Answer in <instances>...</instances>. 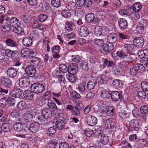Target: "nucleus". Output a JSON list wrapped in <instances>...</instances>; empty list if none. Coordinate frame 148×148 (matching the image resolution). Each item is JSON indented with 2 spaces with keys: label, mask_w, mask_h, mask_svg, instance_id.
Returning <instances> with one entry per match:
<instances>
[{
  "label": "nucleus",
  "mask_w": 148,
  "mask_h": 148,
  "mask_svg": "<svg viewBox=\"0 0 148 148\" xmlns=\"http://www.w3.org/2000/svg\"><path fill=\"white\" fill-rule=\"evenodd\" d=\"M116 54L120 58L125 60L130 63L132 62L134 60V56L131 53H123V52L118 51Z\"/></svg>",
  "instance_id": "f257e3e1"
},
{
  "label": "nucleus",
  "mask_w": 148,
  "mask_h": 148,
  "mask_svg": "<svg viewBox=\"0 0 148 148\" xmlns=\"http://www.w3.org/2000/svg\"><path fill=\"white\" fill-rule=\"evenodd\" d=\"M45 85L38 83H34L31 86V90L34 92L39 94L43 92L45 89Z\"/></svg>",
  "instance_id": "f03ea898"
},
{
  "label": "nucleus",
  "mask_w": 148,
  "mask_h": 148,
  "mask_svg": "<svg viewBox=\"0 0 148 148\" xmlns=\"http://www.w3.org/2000/svg\"><path fill=\"white\" fill-rule=\"evenodd\" d=\"M102 8L104 9L105 13L111 15L114 12V9L112 6L110 2L108 1H104L102 5Z\"/></svg>",
  "instance_id": "7ed1b4c3"
},
{
  "label": "nucleus",
  "mask_w": 148,
  "mask_h": 148,
  "mask_svg": "<svg viewBox=\"0 0 148 148\" xmlns=\"http://www.w3.org/2000/svg\"><path fill=\"white\" fill-rule=\"evenodd\" d=\"M30 82L29 79L27 77L22 76L19 80V85L21 88L25 89L29 86Z\"/></svg>",
  "instance_id": "20e7f679"
},
{
  "label": "nucleus",
  "mask_w": 148,
  "mask_h": 148,
  "mask_svg": "<svg viewBox=\"0 0 148 148\" xmlns=\"http://www.w3.org/2000/svg\"><path fill=\"white\" fill-rule=\"evenodd\" d=\"M25 70L27 75L30 77L34 76L36 73V68L33 66H27L25 68Z\"/></svg>",
  "instance_id": "39448f33"
},
{
  "label": "nucleus",
  "mask_w": 148,
  "mask_h": 148,
  "mask_svg": "<svg viewBox=\"0 0 148 148\" xmlns=\"http://www.w3.org/2000/svg\"><path fill=\"white\" fill-rule=\"evenodd\" d=\"M118 36L114 32L109 33L107 37L108 42L112 44L116 42L117 40Z\"/></svg>",
  "instance_id": "423d86ee"
},
{
  "label": "nucleus",
  "mask_w": 148,
  "mask_h": 148,
  "mask_svg": "<svg viewBox=\"0 0 148 148\" xmlns=\"http://www.w3.org/2000/svg\"><path fill=\"white\" fill-rule=\"evenodd\" d=\"M99 92H100V96L103 98L108 99L110 96V94L107 89L105 87H100L99 88Z\"/></svg>",
  "instance_id": "0eeeda50"
},
{
  "label": "nucleus",
  "mask_w": 148,
  "mask_h": 148,
  "mask_svg": "<svg viewBox=\"0 0 148 148\" xmlns=\"http://www.w3.org/2000/svg\"><path fill=\"white\" fill-rule=\"evenodd\" d=\"M146 23L145 21H142L138 24L136 27V31L137 33H142L143 32L146 26Z\"/></svg>",
  "instance_id": "6e6552de"
},
{
  "label": "nucleus",
  "mask_w": 148,
  "mask_h": 148,
  "mask_svg": "<svg viewBox=\"0 0 148 148\" xmlns=\"http://www.w3.org/2000/svg\"><path fill=\"white\" fill-rule=\"evenodd\" d=\"M134 44L137 48L142 47L144 44V40L141 37H138L135 38L134 40Z\"/></svg>",
  "instance_id": "1a4fd4ad"
},
{
  "label": "nucleus",
  "mask_w": 148,
  "mask_h": 148,
  "mask_svg": "<svg viewBox=\"0 0 148 148\" xmlns=\"http://www.w3.org/2000/svg\"><path fill=\"white\" fill-rule=\"evenodd\" d=\"M112 47L109 46L108 44H105L100 49V51L104 55H107L112 50Z\"/></svg>",
  "instance_id": "9d476101"
},
{
  "label": "nucleus",
  "mask_w": 148,
  "mask_h": 148,
  "mask_svg": "<svg viewBox=\"0 0 148 148\" xmlns=\"http://www.w3.org/2000/svg\"><path fill=\"white\" fill-rule=\"evenodd\" d=\"M95 15L92 13L87 14L85 16L86 21L88 23H95L97 22V19L95 18Z\"/></svg>",
  "instance_id": "9b49d317"
},
{
  "label": "nucleus",
  "mask_w": 148,
  "mask_h": 148,
  "mask_svg": "<svg viewBox=\"0 0 148 148\" xmlns=\"http://www.w3.org/2000/svg\"><path fill=\"white\" fill-rule=\"evenodd\" d=\"M94 33L97 36H100L101 35H106L107 34V31L106 29L103 30L102 27L100 26H96L94 29Z\"/></svg>",
  "instance_id": "f8f14e48"
},
{
  "label": "nucleus",
  "mask_w": 148,
  "mask_h": 148,
  "mask_svg": "<svg viewBox=\"0 0 148 148\" xmlns=\"http://www.w3.org/2000/svg\"><path fill=\"white\" fill-rule=\"evenodd\" d=\"M87 123L90 126H94L97 122V119L96 117L93 116H89L86 117Z\"/></svg>",
  "instance_id": "ddd939ff"
},
{
  "label": "nucleus",
  "mask_w": 148,
  "mask_h": 148,
  "mask_svg": "<svg viewBox=\"0 0 148 148\" xmlns=\"http://www.w3.org/2000/svg\"><path fill=\"white\" fill-rule=\"evenodd\" d=\"M51 50L53 53V56L54 58H58L60 57L59 53L60 52V47L59 45L52 47Z\"/></svg>",
  "instance_id": "4468645a"
},
{
  "label": "nucleus",
  "mask_w": 148,
  "mask_h": 148,
  "mask_svg": "<svg viewBox=\"0 0 148 148\" xmlns=\"http://www.w3.org/2000/svg\"><path fill=\"white\" fill-rule=\"evenodd\" d=\"M2 86L8 88H10L12 86V82L8 78L5 77L1 79Z\"/></svg>",
  "instance_id": "2eb2a0df"
},
{
  "label": "nucleus",
  "mask_w": 148,
  "mask_h": 148,
  "mask_svg": "<svg viewBox=\"0 0 148 148\" xmlns=\"http://www.w3.org/2000/svg\"><path fill=\"white\" fill-rule=\"evenodd\" d=\"M78 67L75 63H72L69 66L68 73L71 74H75L77 72Z\"/></svg>",
  "instance_id": "dca6fc26"
},
{
  "label": "nucleus",
  "mask_w": 148,
  "mask_h": 148,
  "mask_svg": "<svg viewBox=\"0 0 148 148\" xmlns=\"http://www.w3.org/2000/svg\"><path fill=\"white\" fill-rule=\"evenodd\" d=\"M89 33V31L87 27L82 26L81 27L79 35L80 36L84 37L88 36Z\"/></svg>",
  "instance_id": "f3484780"
},
{
  "label": "nucleus",
  "mask_w": 148,
  "mask_h": 148,
  "mask_svg": "<svg viewBox=\"0 0 148 148\" xmlns=\"http://www.w3.org/2000/svg\"><path fill=\"white\" fill-rule=\"evenodd\" d=\"M139 123L136 119H134L130 121L129 126L132 130L137 131L139 130Z\"/></svg>",
  "instance_id": "a211bd4d"
},
{
  "label": "nucleus",
  "mask_w": 148,
  "mask_h": 148,
  "mask_svg": "<svg viewBox=\"0 0 148 148\" xmlns=\"http://www.w3.org/2000/svg\"><path fill=\"white\" fill-rule=\"evenodd\" d=\"M8 19L10 21V25L14 28L15 27L18 26L20 25L21 23L19 20L16 17H9L8 18Z\"/></svg>",
  "instance_id": "6ab92c4d"
},
{
  "label": "nucleus",
  "mask_w": 148,
  "mask_h": 148,
  "mask_svg": "<svg viewBox=\"0 0 148 148\" xmlns=\"http://www.w3.org/2000/svg\"><path fill=\"white\" fill-rule=\"evenodd\" d=\"M40 128L39 123L37 122L32 123L30 124L28 129L33 133H35L39 130Z\"/></svg>",
  "instance_id": "aec40b11"
},
{
  "label": "nucleus",
  "mask_w": 148,
  "mask_h": 148,
  "mask_svg": "<svg viewBox=\"0 0 148 148\" xmlns=\"http://www.w3.org/2000/svg\"><path fill=\"white\" fill-rule=\"evenodd\" d=\"M29 61L30 64L33 66H38L40 63V58L34 56L31 57Z\"/></svg>",
  "instance_id": "412c9836"
},
{
  "label": "nucleus",
  "mask_w": 148,
  "mask_h": 148,
  "mask_svg": "<svg viewBox=\"0 0 148 148\" xmlns=\"http://www.w3.org/2000/svg\"><path fill=\"white\" fill-rule=\"evenodd\" d=\"M118 23L121 29H125L127 27V21L123 18H119L118 20Z\"/></svg>",
  "instance_id": "4be33fe9"
},
{
  "label": "nucleus",
  "mask_w": 148,
  "mask_h": 148,
  "mask_svg": "<svg viewBox=\"0 0 148 148\" xmlns=\"http://www.w3.org/2000/svg\"><path fill=\"white\" fill-rule=\"evenodd\" d=\"M66 7L69 10L74 11L76 9L77 6L76 3L72 1H70L66 4Z\"/></svg>",
  "instance_id": "5701e85b"
},
{
  "label": "nucleus",
  "mask_w": 148,
  "mask_h": 148,
  "mask_svg": "<svg viewBox=\"0 0 148 148\" xmlns=\"http://www.w3.org/2000/svg\"><path fill=\"white\" fill-rule=\"evenodd\" d=\"M23 91L19 88H15L11 92V95L15 97H19L22 95Z\"/></svg>",
  "instance_id": "b1692460"
},
{
  "label": "nucleus",
  "mask_w": 148,
  "mask_h": 148,
  "mask_svg": "<svg viewBox=\"0 0 148 148\" xmlns=\"http://www.w3.org/2000/svg\"><path fill=\"white\" fill-rule=\"evenodd\" d=\"M111 99L114 101H118L121 97V95L117 91H112L111 93Z\"/></svg>",
  "instance_id": "393cba45"
},
{
  "label": "nucleus",
  "mask_w": 148,
  "mask_h": 148,
  "mask_svg": "<svg viewBox=\"0 0 148 148\" xmlns=\"http://www.w3.org/2000/svg\"><path fill=\"white\" fill-rule=\"evenodd\" d=\"M33 116L31 113L26 112L25 113L23 116V120L26 123L30 122L33 119Z\"/></svg>",
  "instance_id": "a878e982"
},
{
  "label": "nucleus",
  "mask_w": 148,
  "mask_h": 148,
  "mask_svg": "<svg viewBox=\"0 0 148 148\" xmlns=\"http://www.w3.org/2000/svg\"><path fill=\"white\" fill-rule=\"evenodd\" d=\"M42 114L43 117L47 119L51 117L52 116L51 111L48 108L43 109L42 111Z\"/></svg>",
  "instance_id": "bb28decb"
},
{
  "label": "nucleus",
  "mask_w": 148,
  "mask_h": 148,
  "mask_svg": "<svg viewBox=\"0 0 148 148\" xmlns=\"http://www.w3.org/2000/svg\"><path fill=\"white\" fill-rule=\"evenodd\" d=\"M97 83V82L96 79L94 78L90 79L86 85L88 89L90 90L93 89Z\"/></svg>",
  "instance_id": "cd10ccee"
},
{
  "label": "nucleus",
  "mask_w": 148,
  "mask_h": 148,
  "mask_svg": "<svg viewBox=\"0 0 148 148\" xmlns=\"http://www.w3.org/2000/svg\"><path fill=\"white\" fill-rule=\"evenodd\" d=\"M7 74L8 76L11 78L16 77L17 75L16 71L14 68L11 67L8 69L7 71Z\"/></svg>",
  "instance_id": "c85d7f7f"
},
{
  "label": "nucleus",
  "mask_w": 148,
  "mask_h": 148,
  "mask_svg": "<svg viewBox=\"0 0 148 148\" xmlns=\"http://www.w3.org/2000/svg\"><path fill=\"white\" fill-rule=\"evenodd\" d=\"M23 44L26 47L31 46L32 43V40L30 37H27L24 38L22 40Z\"/></svg>",
  "instance_id": "c756f323"
},
{
  "label": "nucleus",
  "mask_w": 148,
  "mask_h": 148,
  "mask_svg": "<svg viewBox=\"0 0 148 148\" xmlns=\"http://www.w3.org/2000/svg\"><path fill=\"white\" fill-rule=\"evenodd\" d=\"M65 123V122L63 120L58 119L56 121V127L58 130L62 129L64 127Z\"/></svg>",
  "instance_id": "7c9ffc66"
},
{
  "label": "nucleus",
  "mask_w": 148,
  "mask_h": 148,
  "mask_svg": "<svg viewBox=\"0 0 148 148\" xmlns=\"http://www.w3.org/2000/svg\"><path fill=\"white\" fill-rule=\"evenodd\" d=\"M7 46L11 47H16L17 44L13 40L10 38H7L5 41Z\"/></svg>",
  "instance_id": "2f4dec72"
},
{
  "label": "nucleus",
  "mask_w": 148,
  "mask_h": 148,
  "mask_svg": "<svg viewBox=\"0 0 148 148\" xmlns=\"http://www.w3.org/2000/svg\"><path fill=\"white\" fill-rule=\"evenodd\" d=\"M81 109V107L78 106H74L72 111V115L76 117L79 116Z\"/></svg>",
  "instance_id": "473e14b6"
},
{
  "label": "nucleus",
  "mask_w": 148,
  "mask_h": 148,
  "mask_svg": "<svg viewBox=\"0 0 148 148\" xmlns=\"http://www.w3.org/2000/svg\"><path fill=\"white\" fill-rule=\"evenodd\" d=\"M23 95L25 98L28 100L32 99L33 97V92L29 90H26L23 92Z\"/></svg>",
  "instance_id": "72a5a7b5"
},
{
  "label": "nucleus",
  "mask_w": 148,
  "mask_h": 148,
  "mask_svg": "<svg viewBox=\"0 0 148 148\" xmlns=\"http://www.w3.org/2000/svg\"><path fill=\"white\" fill-rule=\"evenodd\" d=\"M113 108L111 106H108L107 110H106L105 112L103 113V116H112L113 114Z\"/></svg>",
  "instance_id": "f704fd0d"
},
{
  "label": "nucleus",
  "mask_w": 148,
  "mask_h": 148,
  "mask_svg": "<svg viewBox=\"0 0 148 148\" xmlns=\"http://www.w3.org/2000/svg\"><path fill=\"white\" fill-rule=\"evenodd\" d=\"M69 60L71 61L77 63H79L82 61V58L77 55L71 56L69 57Z\"/></svg>",
  "instance_id": "c9c22d12"
},
{
  "label": "nucleus",
  "mask_w": 148,
  "mask_h": 148,
  "mask_svg": "<svg viewBox=\"0 0 148 148\" xmlns=\"http://www.w3.org/2000/svg\"><path fill=\"white\" fill-rule=\"evenodd\" d=\"M2 128L4 132H10L12 129V126L9 123H3L2 125Z\"/></svg>",
  "instance_id": "e433bc0d"
},
{
  "label": "nucleus",
  "mask_w": 148,
  "mask_h": 148,
  "mask_svg": "<svg viewBox=\"0 0 148 148\" xmlns=\"http://www.w3.org/2000/svg\"><path fill=\"white\" fill-rule=\"evenodd\" d=\"M143 65L142 63H137L134 66L138 73L143 72L145 70V67Z\"/></svg>",
  "instance_id": "4c0bfd02"
},
{
  "label": "nucleus",
  "mask_w": 148,
  "mask_h": 148,
  "mask_svg": "<svg viewBox=\"0 0 148 148\" xmlns=\"http://www.w3.org/2000/svg\"><path fill=\"white\" fill-rule=\"evenodd\" d=\"M108 106L104 104H102L99 105L98 107V112L101 114V116L103 115L106 110H107V108Z\"/></svg>",
  "instance_id": "58836bf2"
},
{
  "label": "nucleus",
  "mask_w": 148,
  "mask_h": 148,
  "mask_svg": "<svg viewBox=\"0 0 148 148\" xmlns=\"http://www.w3.org/2000/svg\"><path fill=\"white\" fill-rule=\"evenodd\" d=\"M13 30L14 33H16L17 35H23L24 34V30L19 25L13 28Z\"/></svg>",
  "instance_id": "ea45409f"
},
{
  "label": "nucleus",
  "mask_w": 148,
  "mask_h": 148,
  "mask_svg": "<svg viewBox=\"0 0 148 148\" xmlns=\"http://www.w3.org/2000/svg\"><path fill=\"white\" fill-rule=\"evenodd\" d=\"M134 47V45L132 44H125L124 46V49L127 51L126 53H131Z\"/></svg>",
  "instance_id": "a19ab883"
},
{
  "label": "nucleus",
  "mask_w": 148,
  "mask_h": 148,
  "mask_svg": "<svg viewBox=\"0 0 148 148\" xmlns=\"http://www.w3.org/2000/svg\"><path fill=\"white\" fill-rule=\"evenodd\" d=\"M79 66L82 69L85 71L87 70L88 69V64L85 60H82L79 64Z\"/></svg>",
  "instance_id": "79ce46f5"
},
{
  "label": "nucleus",
  "mask_w": 148,
  "mask_h": 148,
  "mask_svg": "<svg viewBox=\"0 0 148 148\" xmlns=\"http://www.w3.org/2000/svg\"><path fill=\"white\" fill-rule=\"evenodd\" d=\"M112 84L117 88H121L122 86V82L119 79H114L112 82Z\"/></svg>",
  "instance_id": "37998d69"
},
{
  "label": "nucleus",
  "mask_w": 148,
  "mask_h": 148,
  "mask_svg": "<svg viewBox=\"0 0 148 148\" xmlns=\"http://www.w3.org/2000/svg\"><path fill=\"white\" fill-rule=\"evenodd\" d=\"M74 25V23L72 21H67L65 25V29L69 32L71 31Z\"/></svg>",
  "instance_id": "c03bdc74"
},
{
  "label": "nucleus",
  "mask_w": 148,
  "mask_h": 148,
  "mask_svg": "<svg viewBox=\"0 0 148 148\" xmlns=\"http://www.w3.org/2000/svg\"><path fill=\"white\" fill-rule=\"evenodd\" d=\"M13 127L15 131L21 132L23 130V127L21 123H17L14 125Z\"/></svg>",
  "instance_id": "a18cd8bd"
},
{
  "label": "nucleus",
  "mask_w": 148,
  "mask_h": 148,
  "mask_svg": "<svg viewBox=\"0 0 148 148\" xmlns=\"http://www.w3.org/2000/svg\"><path fill=\"white\" fill-rule=\"evenodd\" d=\"M59 70L62 73H65L69 71V68L66 65L63 64H60L59 65Z\"/></svg>",
  "instance_id": "49530a36"
},
{
  "label": "nucleus",
  "mask_w": 148,
  "mask_h": 148,
  "mask_svg": "<svg viewBox=\"0 0 148 148\" xmlns=\"http://www.w3.org/2000/svg\"><path fill=\"white\" fill-rule=\"evenodd\" d=\"M142 8V5L140 3H136L134 4L133 6V10L134 11L138 12Z\"/></svg>",
  "instance_id": "de8ad7c7"
},
{
  "label": "nucleus",
  "mask_w": 148,
  "mask_h": 148,
  "mask_svg": "<svg viewBox=\"0 0 148 148\" xmlns=\"http://www.w3.org/2000/svg\"><path fill=\"white\" fill-rule=\"evenodd\" d=\"M109 140L108 137L105 135H102L101 136L100 142L103 145H106L108 143Z\"/></svg>",
  "instance_id": "09e8293b"
},
{
  "label": "nucleus",
  "mask_w": 148,
  "mask_h": 148,
  "mask_svg": "<svg viewBox=\"0 0 148 148\" xmlns=\"http://www.w3.org/2000/svg\"><path fill=\"white\" fill-rule=\"evenodd\" d=\"M21 54L23 57H27L30 54L29 49L27 48L22 49L21 51Z\"/></svg>",
  "instance_id": "8fccbe9b"
},
{
  "label": "nucleus",
  "mask_w": 148,
  "mask_h": 148,
  "mask_svg": "<svg viewBox=\"0 0 148 148\" xmlns=\"http://www.w3.org/2000/svg\"><path fill=\"white\" fill-rule=\"evenodd\" d=\"M27 104L24 101H21L19 102L17 105V107L19 109L24 110L26 108Z\"/></svg>",
  "instance_id": "3c124183"
},
{
  "label": "nucleus",
  "mask_w": 148,
  "mask_h": 148,
  "mask_svg": "<svg viewBox=\"0 0 148 148\" xmlns=\"http://www.w3.org/2000/svg\"><path fill=\"white\" fill-rule=\"evenodd\" d=\"M110 119H103L101 121V125L105 129L108 128L109 123H110Z\"/></svg>",
  "instance_id": "603ef678"
},
{
  "label": "nucleus",
  "mask_w": 148,
  "mask_h": 148,
  "mask_svg": "<svg viewBox=\"0 0 148 148\" xmlns=\"http://www.w3.org/2000/svg\"><path fill=\"white\" fill-rule=\"evenodd\" d=\"M74 75L68 73V74L66 75V78L70 82L72 83H73L76 81V78L73 76Z\"/></svg>",
  "instance_id": "864d4df0"
},
{
  "label": "nucleus",
  "mask_w": 148,
  "mask_h": 148,
  "mask_svg": "<svg viewBox=\"0 0 148 148\" xmlns=\"http://www.w3.org/2000/svg\"><path fill=\"white\" fill-rule=\"evenodd\" d=\"M141 88L142 90L145 91H148V83L146 81H143L141 84Z\"/></svg>",
  "instance_id": "5fc2aeb1"
},
{
  "label": "nucleus",
  "mask_w": 148,
  "mask_h": 148,
  "mask_svg": "<svg viewBox=\"0 0 148 148\" xmlns=\"http://www.w3.org/2000/svg\"><path fill=\"white\" fill-rule=\"evenodd\" d=\"M140 62L148 68V58L142 57L140 60Z\"/></svg>",
  "instance_id": "6e6d98bb"
},
{
  "label": "nucleus",
  "mask_w": 148,
  "mask_h": 148,
  "mask_svg": "<svg viewBox=\"0 0 148 148\" xmlns=\"http://www.w3.org/2000/svg\"><path fill=\"white\" fill-rule=\"evenodd\" d=\"M47 106L51 109L56 108L57 106L54 102L51 100V99H48V101Z\"/></svg>",
  "instance_id": "4d7b16f0"
},
{
  "label": "nucleus",
  "mask_w": 148,
  "mask_h": 148,
  "mask_svg": "<svg viewBox=\"0 0 148 148\" xmlns=\"http://www.w3.org/2000/svg\"><path fill=\"white\" fill-rule=\"evenodd\" d=\"M56 127L53 126L49 128L47 132V134L49 136H52L56 132Z\"/></svg>",
  "instance_id": "13d9d810"
},
{
  "label": "nucleus",
  "mask_w": 148,
  "mask_h": 148,
  "mask_svg": "<svg viewBox=\"0 0 148 148\" xmlns=\"http://www.w3.org/2000/svg\"><path fill=\"white\" fill-rule=\"evenodd\" d=\"M138 97L141 99H144L146 97V94L144 90L138 91L137 94Z\"/></svg>",
  "instance_id": "bf43d9fd"
},
{
  "label": "nucleus",
  "mask_w": 148,
  "mask_h": 148,
  "mask_svg": "<svg viewBox=\"0 0 148 148\" xmlns=\"http://www.w3.org/2000/svg\"><path fill=\"white\" fill-rule=\"evenodd\" d=\"M78 89L79 92L81 94L85 93L86 92L84 84H79L78 86Z\"/></svg>",
  "instance_id": "052dcab7"
},
{
  "label": "nucleus",
  "mask_w": 148,
  "mask_h": 148,
  "mask_svg": "<svg viewBox=\"0 0 148 148\" xmlns=\"http://www.w3.org/2000/svg\"><path fill=\"white\" fill-rule=\"evenodd\" d=\"M62 16L64 18H69L71 16V13L69 11L64 10L61 12Z\"/></svg>",
  "instance_id": "680f3d73"
},
{
  "label": "nucleus",
  "mask_w": 148,
  "mask_h": 148,
  "mask_svg": "<svg viewBox=\"0 0 148 148\" xmlns=\"http://www.w3.org/2000/svg\"><path fill=\"white\" fill-rule=\"evenodd\" d=\"M140 109L141 113L143 114H145L148 112V107L145 105L142 106Z\"/></svg>",
  "instance_id": "e2e57ef3"
},
{
  "label": "nucleus",
  "mask_w": 148,
  "mask_h": 148,
  "mask_svg": "<svg viewBox=\"0 0 148 148\" xmlns=\"http://www.w3.org/2000/svg\"><path fill=\"white\" fill-rule=\"evenodd\" d=\"M2 29L4 32H8L11 29L10 25L8 24L3 25L1 26Z\"/></svg>",
  "instance_id": "0e129e2a"
},
{
  "label": "nucleus",
  "mask_w": 148,
  "mask_h": 148,
  "mask_svg": "<svg viewBox=\"0 0 148 148\" xmlns=\"http://www.w3.org/2000/svg\"><path fill=\"white\" fill-rule=\"evenodd\" d=\"M130 15L131 16L132 18L135 20L138 19L140 17L138 13L134 11V12L130 13Z\"/></svg>",
  "instance_id": "69168bd1"
},
{
  "label": "nucleus",
  "mask_w": 148,
  "mask_h": 148,
  "mask_svg": "<svg viewBox=\"0 0 148 148\" xmlns=\"http://www.w3.org/2000/svg\"><path fill=\"white\" fill-rule=\"evenodd\" d=\"M130 75L133 76H136L139 74L134 66L130 69Z\"/></svg>",
  "instance_id": "338daca9"
},
{
  "label": "nucleus",
  "mask_w": 148,
  "mask_h": 148,
  "mask_svg": "<svg viewBox=\"0 0 148 148\" xmlns=\"http://www.w3.org/2000/svg\"><path fill=\"white\" fill-rule=\"evenodd\" d=\"M48 16L47 14H40L38 16L39 21L41 22H44L47 18Z\"/></svg>",
  "instance_id": "774afa93"
}]
</instances>
